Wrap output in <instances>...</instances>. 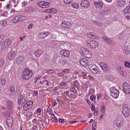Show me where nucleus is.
Listing matches in <instances>:
<instances>
[{
	"label": "nucleus",
	"mask_w": 130,
	"mask_h": 130,
	"mask_svg": "<svg viewBox=\"0 0 130 130\" xmlns=\"http://www.w3.org/2000/svg\"><path fill=\"white\" fill-rule=\"evenodd\" d=\"M88 67L91 72L95 74H99L101 70L99 67L94 64H91L88 66Z\"/></svg>",
	"instance_id": "f257e3e1"
},
{
	"label": "nucleus",
	"mask_w": 130,
	"mask_h": 130,
	"mask_svg": "<svg viewBox=\"0 0 130 130\" xmlns=\"http://www.w3.org/2000/svg\"><path fill=\"white\" fill-rule=\"evenodd\" d=\"M32 75V71L25 68L23 72L22 77L24 79H29Z\"/></svg>",
	"instance_id": "f03ea898"
},
{
	"label": "nucleus",
	"mask_w": 130,
	"mask_h": 130,
	"mask_svg": "<svg viewBox=\"0 0 130 130\" xmlns=\"http://www.w3.org/2000/svg\"><path fill=\"white\" fill-rule=\"evenodd\" d=\"M110 95L115 98H117L119 94V91L115 87H113L110 89Z\"/></svg>",
	"instance_id": "7ed1b4c3"
},
{
	"label": "nucleus",
	"mask_w": 130,
	"mask_h": 130,
	"mask_svg": "<svg viewBox=\"0 0 130 130\" xmlns=\"http://www.w3.org/2000/svg\"><path fill=\"white\" fill-rule=\"evenodd\" d=\"M11 42V40L9 39H6L3 42L0 46V50H6L8 47Z\"/></svg>",
	"instance_id": "20e7f679"
},
{
	"label": "nucleus",
	"mask_w": 130,
	"mask_h": 130,
	"mask_svg": "<svg viewBox=\"0 0 130 130\" xmlns=\"http://www.w3.org/2000/svg\"><path fill=\"white\" fill-rule=\"evenodd\" d=\"M130 109L129 107L127 105H123L122 108V112L125 116L128 117L129 116V113Z\"/></svg>",
	"instance_id": "39448f33"
},
{
	"label": "nucleus",
	"mask_w": 130,
	"mask_h": 130,
	"mask_svg": "<svg viewBox=\"0 0 130 130\" xmlns=\"http://www.w3.org/2000/svg\"><path fill=\"white\" fill-rule=\"evenodd\" d=\"M25 18V17L23 16H17L13 18L12 21L13 23H17L18 22L23 21Z\"/></svg>",
	"instance_id": "423d86ee"
},
{
	"label": "nucleus",
	"mask_w": 130,
	"mask_h": 130,
	"mask_svg": "<svg viewBox=\"0 0 130 130\" xmlns=\"http://www.w3.org/2000/svg\"><path fill=\"white\" fill-rule=\"evenodd\" d=\"M123 87L124 92L127 94L130 93V86L128 83H124Z\"/></svg>",
	"instance_id": "0eeeda50"
},
{
	"label": "nucleus",
	"mask_w": 130,
	"mask_h": 130,
	"mask_svg": "<svg viewBox=\"0 0 130 130\" xmlns=\"http://www.w3.org/2000/svg\"><path fill=\"white\" fill-rule=\"evenodd\" d=\"M81 50L82 53L83 55L88 58H90L91 57V54H90L89 51L87 50L85 48H82Z\"/></svg>",
	"instance_id": "6e6552de"
},
{
	"label": "nucleus",
	"mask_w": 130,
	"mask_h": 130,
	"mask_svg": "<svg viewBox=\"0 0 130 130\" xmlns=\"http://www.w3.org/2000/svg\"><path fill=\"white\" fill-rule=\"evenodd\" d=\"M38 5L42 8H46L47 7H49L50 5V3H48L47 2H40L38 3Z\"/></svg>",
	"instance_id": "1a4fd4ad"
},
{
	"label": "nucleus",
	"mask_w": 130,
	"mask_h": 130,
	"mask_svg": "<svg viewBox=\"0 0 130 130\" xmlns=\"http://www.w3.org/2000/svg\"><path fill=\"white\" fill-rule=\"evenodd\" d=\"M6 122L9 127H11L13 123V120L11 116H9L7 118Z\"/></svg>",
	"instance_id": "9d476101"
},
{
	"label": "nucleus",
	"mask_w": 130,
	"mask_h": 130,
	"mask_svg": "<svg viewBox=\"0 0 130 130\" xmlns=\"http://www.w3.org/2000/svg\"><path fill=\"white\" fill-rule=\"evenodd\" d=\"M22 93L18 97V104L19 105L23 104L25 102V97L24 95H22Z\"/></svg>",
	"instance_id": "9b49d317"
},
{
	"label": "nucleus",
	"mask_w": 130,
	"mask_h": 130,
	"mask_svg": "<svg viewBox=\"0 0 130 130\" xmlns=\"http://www.w3.org/2000/svg\"><path fill=\"white\" fill-rule=\"evenodd\" d=\"M61 26L64 28H69L71 27L72 24L71 23L68 22L62 21Z\"/></svg>",
	"instance_id": "f8f14e48"
},
{
	"label": "nucleus",
	"mask_w": 130,
	"mask_h": 130,
	"mask_svg": "<svg viewBox=\"0 0 130 130\" xmlns=\"http://www.w3.org/2000/svg\"><path fill=\"white\" fill-rule=\"evenodd\" d=\"M89 62V61L85 58H82L80 61V64L84 67L87 66L88 63Z\"/></svg>",
	"instance_id": "ddd939ff"
},
{
	"label": "nucleus",
	"mask_w": 130,
	"mask_h": 130,
	"mask_svg": "<svg viewBox=\"0 0 130 130\" xmlns=\"http://www.w3.org/2000/svg\"><path fill=\"white\" fill-rule=\"evenodd\" d=\"M89 2L87 0H84L82 1L80 3L81 6L83 8H87L89 6Z\"/></svg>",
	"instance_id": "4468645a"
},
{
	"label": "nucleus",
	"mask_w": 130,
	"mask_h": 130,
	"mask_svg": "<svg viewBox=\"0 0 130 130\" xmlns=\"http://www.w3.org/2000/svg\"><path fill=\"white\" fill-rule=\"evenodd\" d=\"M17 88L15 87V86H10V93H12V95H13L16 93V92L17 91Z\"/></svg>",
	"instance_id": "2eb2a0df"
},
{
	"label": "nucleus",
	"mask_w": 130,
	"mask_h": 130,
	"mask_svg": "<svg viewBox=\"0 0 130 130\" xmlns=\"http://www.w3.org/2000/svg\"><path fill=\"white\" fill-rule=\"evenodd\" d=\"M89 47L91 48L92 49H95L98 47V43L95 41L93 40V41L91 44H89Z\"/></svg>",
	"instance_id": "dca6fc26"
},
{
	"label": "nucleus",
	"mask_w": 130,
	"mask_h": 130,
	"mask_svg": "<svg viewBox=\"0 0 130 130\" xmlns=\"http://www.w3.org/2000/svg\"><path fill=\"white\" fill-rule=\"evenodd\" d=\"M117 5L119 6L123 7L126 4L125 0H117Z\"/></svg>",
	"instance_id": "f3484780"
},
{
	"label": "nucleus",
	"mask_w": 130,
	"mask_h": 130,
	"mask_svg": "<svg viewBox=\"0 0 130 130\" xmlns=\"http://www.w3.org/2000/svg\"><path fill=\"white\" fill-rule=\"evenodd\" d=\"M117 122L116 123V124L117 125V126L119 128H120L123 125V120L121 118H117Z\"/></svg>",
	"instance_id": "a211bd4d"
},
{
	"label": "nucleus",
	"mask_w": 130,
	"mask_h": 130,
	"mask_svg": "<svg viewBox=\"0 0 130 130\" xmlns=\"http://www.w3.org/2000/svg\"><path fill=\"white\" fill-rule=\"evenodd\" d=\"M94 4L97 8L98 7L100 9H101L103 6V4L100 1H94Z\"/></svg>",
	"instance_id": "6ab92c4d"
},
{
	"label": "nucleus",
	"mask_w": 130,
	"mask_h": 130,
	"mask_svg": "<svg viewBox=\"0 0 130 130\" xmlns=\"http://www.w3.org/2000/svg\"><path fill=\"white\" fill-rule=\"evenodd\" d=\"M15 51L13 50H11L8 55L9 58L10 60L13 59L15 57Z\"/></svg>",
	"instance_id": "aec40b11"
},
{
	"label": "nucleus",
	"mask_w": 130,
	"mask_h": 130,
	"mask_svg": "<svg viewBox=\"0 0 130 130\" xmlns=\"http://www.w3.org/2000/svg\"><path fill=\"white\" fill-rule=\"evenodd\" d=\"M60 54L67 57L70 55V53L68 51L66 50H62L60 52Z\"/></svg>",
	"instance_id": "412c9836"
},
{
	"label": "nucleus",
	"mask_w": 130,
	"mask_h": 130,
	"mask_svg": "<svg viewBox=\"0 0 130 130\" xmlns=\"http://www.w3.org/2000/svg\"><path fill=\"white\" fill-rule=\"evenodd\" d=\"M118 71L119 72L120 74L122 76H125L126 74V72L123 70V69L119 66L118 67Z\"/></svg>",
	"instance_id": "4be33fe9"
},
{
	"label": "nucleus",
	"mask_w": 130,
	"mask_h": 130,
	"mask_svg": "<svg viewBox=\"0 0 130 130\" xmlns=\"http://www.w3.org/2000/svg\"><path fill=\"white\" fill-rule=\"evenodd\" d=\"M7 108L8 109L11 110L13 107L12 103L11 101H9L7 102Z\"/></svg>",
	"instance_id": "5701e85b"
},
{
	"label": "nucleus",
	"mask_w": 130,
	"mask_h": 130,
	"mask_svg": "<svg viewBox=\"0 0 130 130\" xmlns=\"http://www.w3.org/2000/svg\"><path fill=\"white\" fill-rule=\"evenodd\" d=\"M24 57L22 56H20L16 59V61L17 63L23 62Z\"/></svg>",
	"instance_id": "b1692460"
},
{
	"label": "nucleus",
	"mask_w": 130,
	"mask_h": 130,
	"mask_svg": "<svg viewBox=\"0 0 130 130\" xmlns=\"http://www.w3.org/2000/svg\"><path fill=\"white\" fill-rule=\"evenodd\" d=\"M43 51L40 50H36L34 52V53L35 55L37 57H39L41 55L43 54Z\"/></svg>",
	"instance_id": "393cba45"
},
{
	"label": "nucleus",
	"mask_w": 130,
	"mask_h": 130,
	"mask_svg": "<svg viewBox=\"0 0 130 130\" xmlns=\"http://www.w3.org/2000/svg\"><path fill=\"white\" fill-rule=\"evenodd\" d=\"M103 39L108 44H112V41L109 38L105 37L103 38Z\"/></svg>",
	"instance_id": "a878e982"
},
{
	"label": "nucleus",
	"mask_w": 130,
	"mask_h": 130,
	"mask_svg": "<svg viewBox=\"0 0 130 130\" xmlns=\"http://www.w3.org/2000/svg\"><path fill=\"white\" fill-rule=\"evenodd\" d=\"M50 34V33L49 31H45L43 32H42L40 33L41 35H44L45 34H46V35H45V36H41V35H40L41 36L40 38H44L46 36L48 35L49 34Z\"/></svg>",
	"instance_id": "bb28decb"
},
{
	"label": "nucleus",
	"mask_w": 130,
	"mask_h": 130,
	"mask_svg": "<svg viewBox=\"0 0 130 130\" xmlns=\"http://www.w3.org/2000/svg\"><path fill=\"white\" fill-rule=\"evenodd\" d=\"M93 41V40H92L90 39H87L86 41V44H87V46L89 47V44H91L92 42ZM90 46V45H89Z\"/></svg>",
	"instance_id": "cd10ccee"
},
{
	"label": "nucleus",
	"mask_w": 130,
	"mask_h": 130,
	"mask_svg": "<svg viewBox=\"0 0 130 130\" xmlns=\"http://www.w3.org/2000/svg\"><path fill=\"white\" fill-rule=\"evenodd\" d=\"M124 12L125 13H127L130 12V6H127L124 10Z\"/></svg>",
	"instance_id": "c85d7f7f"
},
{
	"label": "nucleus",
	"mask_w": 130,
	"mask_h": 130,
	"mask_svg": "<svg viewBox=\"0 0 130 130\" xmlns=\"http://www.w3.org/2000/svg\"><path fill=\"white\" fill-rule=\"evenodd\" d=\"M126 47L127 48L125 49H124L125 51V53L126 55H128L130 53V49L127 46H126Z\"/></svg>",
	"instance_id": "c756f323"
},
{
	"label": "nucleus",
	"mask_w": 130,
	"mask_h": 130,
	"mask_svg": "<svg viewBox=\"0 0 130 130\" xmlns=\"http://www.w3.org/2000/svg\"><path fill=\"white\" fill-rule=\"evenodd\" d=\"M60 61V63L62 65L66 64L67 62V60L64 58H61Z\"/></svg>",
	"instance_id": "7c9ffc66"
},
{
	"label": "nucleus",
	"mask_w": 130,
	"mask_h": 130,
	"mask_svg": "<svg viewBox=\"0 0 130 130\" xmlns=\"http://www.w3.org/2000/svg\"><path fill=\"white\" fill-rule=\"evenodd\" d=\"M26 104L28 105L29 109L32 106L33 102L31 101L27 102Z\"/></svg>",
	"instance_id": "2f4dec72"
},
{
	"label": "nucleus",
	"mask_w": 130,
	"mask_h": 130,
	"mask_svg": "<svg viewBox=\"0 0 130 130\" xmlns=\"http://www.w3.org/2000/svg\"><path fill=\"white\" fill-rule=\"evenodd\" d=\"M70 90L73 93H74L75 94H76L77 93V92L76 89H75V87L74 86L71 87L70 89Z\"/></svg>",
	"instance_id": "473e14b6"
},
{
	"label": "nucleus",
	"mask_w": 130,
	"mask_h": 130,
	"mask_svg": "<svg viewBox=\"0 0 130 130\" xmlns=\"http://www.w3.org/2000/svg\"><path fill=\"white\" fill-rule=\"evenodd\" d=\"M29 108L28 105L25 103L24 104V106L23 107V109L24 110L26 111L28 110Z\"/></svg>",
	"instance_id": "72a5a7b5"
},
{
	"label": "nucleus",
	"mask_w": 130,
	"mask_h": 130,
	"mask_svg": "<svg viewBox=\"0 0 130 130\" xmlns=\"http://www.w3.org/2000/svg\"><path fill=\"white\" fill-rule=\"evenodd\" d=\"M109 68V67L107 64L106 65V66L104 67L103 68H102V69L103 70V71L106 72V71H107L108 69Z\"/></svg>",
	"instance_id": "f704fd0d"
},
{
	"label": "nucleus",
	"mask_w": 130,
	"mask_h": 130,
	"mask_svg": "<svg viewBox=\"0 0 130 130\" xmlns=\"http://www.w3.org/2000/svg\"><path fill=\"white\" fill-rule=\"evenodd\" d=\"M6 80L5 78H2L1 79L0 83L2 86L4 85L6 83Z\"/></svg>",
	"instance_id": "c9c22d12"
},
{
	"label": "nucleus",
	"mask_w": 130,
	"mask_h": 130,
	"mask_svg": "<svg viewBox=\"0 0 130 130\" xmlns=\"http://www.w3.org/2000/svg\"><path fill=\"white\" fill-rule=\"evenodd\" d=\"M72 7L73 8H77V9L79 8V6L76 3H74V4H72Z\"/></svg>",
	"instance_id": "e433bc0d"
},
{
	"label": "nucleus",
	"mask_w": 130,
	"mask_h": 130,
	"mask_svg": "<svg viewBox=\"0 0 130 130\" xmlns=\"http://www.w3.org/2000/svg\"><path fill=\"white\" fill-rule=\"evenodd\" d=\"M69 97L71 98H72L73 99H75L76 98V96L75 94L71 93Z\"/></svg>",
	"instance_id": "4c0bfd02"
},
{
	"label": "nucleus",
	"mask_w": 130,
	"mask_h": 130,
	"mask_svg": "<svg viewBox=\"0 0 130 130\" xmlns=\"http://www.w3.org/2000/svg\"><path fill=\"white\" fill-rule=\"evenodd\" d=\"M72 0H64V2L66 4H69L71 3Z\"/></svg>",
	"instance_id": "58836bf2"
},
{
	"label": "nucleus",
	"mask_w": 130,
	"mask_h": 130,
	"mask_svg": "<svg viewBox=\"0 0 130 130\" xmlns=\"http://www.w3.org/2000/svg\"><path fill=\"white\" fill-rule=\"evenodd\" d=\"M44 56L45 58V60L46 61H49L48 55L47 54H45L44 55Z\"/></svg>",
	"instance_id": "ea45409f"
},
{
	"label": "nucleus",
	"mask_w": 130,
	"mask_h": 130,
	"mask_svg": "<svg viewBox=\"0 0 130 130\" xmlns=\"http://www.w3.org/2000/svg\"><path fill=\"white\" fill-rule=\"evenodd\" d=\"M125 65L126 67L130 68V63L127 61H125Z\"/></svg>",
	"instance_id": "a19ab883"
},
{
	"label": "nucleus",
	"mask_w": 130,
	"mask_h": 130,
	"mask_svg": "<svg viewBox=\"0 0 130 130\" xmlns=\"http://www.w3.org/2000/svg\"><path fill=\"white\" fill-rule=\"evenodd\" d=\"M107 10H108V9L106 10H103L102 11L100 12L99 14L101 15H104L106 14L107 12Z\"/></svg>",
	"instance_id": "79ce46f5"
},
{
	"label": "nucleus",
	"mask_w": 130,
	"mask_h": 130,
	"mask_svg": "<svg viewBox=\"0 0 130 130\" xmlns=\"http://www.w3.org/2000/svg\"><path fill=\"white\" fill-rule=\"evenodd\" d=\"M96 96H95L92 95L90 96V99L93 101H94L95 100V98Z\"/></svg>",
	"instance_id": "37998d69"
},
{
	"label": "nucleus",
	"mask_w": 130,
	"mask_h": 130,
	"mask_svg": "<svg viewBox=\"0 0 130 130\" xmlns=\"http://www.w3.org/2000/svg\"><path fill=\"white\" fill-rule=\"evenodd\" d=\"M100 66H101V68L102 69V68H103L105 66H106L107 64L105 63L104 62H101L100 63Z\"/></svg>",
	"instance_id": "c03bdc74"
},
{
	"label": "nucleus",
	"mask_w": 130,
	"mask_h": 130,
	"mask_svg": "<svg viewBox=\"0 0 130 130\" xmlns=\"http://www.w3.org/2000/svg\"><path fill=\"white\" fill-rule=\"evenodd\" d=\"M51 13H55L57 12V10L54 8H51Z\"/></svg>",
	"instance_id": "a18cd8bd"
},
{
	"label": "nucleus",
	"mask_w": 130,
	"mask_h": 130,
	"mask_svg": "<svg viewBox=\"0 0 130 130\" xmlns=\"http://www.w3.org/2000/svg\"><path fill=\"white\" fill-rule=\"evenodd\" d=\"M87 36L89 38H91L92 39V37H91L92 36H94L93 35H92V34L91 33H88L87 34Z\"/></svg>",
	"instance_id": "49530a36"
},
{
	"label": "nucleus",
	"mask_w": 130,
	"mask_h": 130,
	"mask_svg": "<svg viewBox=\"0 0 130 130\" xmlns=\"http://www.w3.org/2000/svg\"><path fill=\"white\" fill-rule=\"evenodd\" d=\"M106 106L104 105H103L102 107L101 111H105L106 109Z\"/></svg>",
	"instance_id": "de8ad7c7"
},
{
	"label": "nucleus",
	"mask_w": 130,
	"mask_h": 130,
	"mask_svg": "<svg viewBox=\"0 0 130 130\" xmlns=\"http://www.w3.org/2000/svg\"><path fill=\"white\" fill-rule=\"evenodd\" d=\"M87 78L88 79L89 78L91 80V81L94 82V79L92 77H91V76L90 75H88V76H87Z\"/></svg>",
	"instance_id": "09e8293b"
},
{
	"label": "nucleus",
	"mask_w": 130,
	"mask_h": 130,
	"mask_svg": "<svg viewBox=\"0 0 130 130\" xmlns=\"http://www.w3.org/2000/svg\"><path fill=\"white\" fill-rule=\"evenodd\" d=\"M51 117L53 119H54L55 120V122L57 123L58 122V119L56 117Z\"/></svg>",
	"instance_id": "8fccbe9b"
},
{
	"label": "nucleus",
	"mask_w": 130,
	"mask_h": 130,
	"mask_svg": "<svg viewBox=\"0 0 130 130\" xmlns=\"http://www.w3.org/2000/svg\"><path fill=\"white\" fill-rule=\"evenodd\" d=\"M32 24H29L28 26V28L29 30H30L32 28Z\"/></svg>",
	"instance_id": "3c124183"
},
{
	"label": "nucleus",
	"mask_w": 130,
	"mask_h": 130,
	"mask_svg": "<svg viewBox=\"0 0 130 130\" xmlns=\"http://www.w3.org/2000/svg\"><path fill=\"white\" fill-rule=\"evenodd\" d=\"M44 12L47 13H51V9H46L44 10Z\"/></svg>",
	"instance_id": "603ef678"
},
{
	"label": "nucleus",
	"mask_w": 130,
	"mask_h": 130,
	"mask_svg": "<svg viewBox=\"0 0 130 130\" xmlns=\"http://www.w3.org/2000/svg\"><path fill=\"white\" fill-rule=\"evenodd\" d=\"M7 22L6 21H3L2 23V25L3 26H5L7 24Z\"/></svg>",
	"instance_id": "864d4df0"
},
{
	"label": "nucleus",
	"mask_w": 130,
	"mask_h": 130,
	"mask_svg": "<svg viewBox=\"0 0 130 130\" xmlns=\"http://www.w3.org/2000/svg\"><path fill=\"white\" fill-rule=\"evenodd\" d=\"M69 91H67L66 92H64V93L65 95L69 97V96H70V95L68 94L69 93Z\"/></svg>",
	"instance_id": "5fc2aeb1"
},
{
	"label": "nucleus",
	"mask_w": 130,
	"mask_h": 130,
	"mask_svg": "<svg viewBox=\"0 0 130 130\" xmlns=\"http://www.w3.org/2000/svg\"><path fill=\"white\" fill-rule=\"evenodd\" d=\"M38 127L37 125H34L32 127V129L33 130H36Z\"/></svg>",
	"instance_id": "6e6d98bb"
},
{
	"label": "nucleus",
	"mask_w": 130,
	"mask_h": 130,
	"mask_svg": "<svg viewBox=\"0 0 130 130\" xmlns=\"http://www.w3.org/2000/svg\"><path fill=\"white\" fill-rule=\"evenodd\" d=\"M97 108H96V109L95 110V111H94V116H96L97 115L98 112V110H97Z\"/></svg>",
	"instance_id": "4d7b16f0"
},
{
	"label": "nucleus",
	"mask_w": 130,
	"mask_h": 130,
	"mask_svg": "<svg viewBox=\"0 0 130 130\" xmlns=\"http://www.w3.org/2000/svg\"><path fill=\"white\" fill-rule=\"evenodd\" d=\"M26 115L27 116H28L29 117H30L32 115V113L31 112H27L26 113Z\"/></svg>",
	"instance_id": "13d9d810"
},
{
	"label": "nucleus",
	"mask_w": 130,
	"mask_h": 130,
	"mask_svg": "<svg viewBox=\"0 0 130 130\" xmlns=\"http://www.w3.org/2000/svg\"><path fill=\"white\" fill-rule=\"evenodd\" d=\"M91 106H92V107L91 108V110L92 111H94L95 109V108L93 106V105L92 104H91Z\"/></svg>",
	"instance_id": "bf43d9fd"
},
{
	"label": "nucleus",
	"mask_w": 130,
	"mask_h": 130,
	"mask_svg": "<svg viewBox=\"0 0 130 130\" xmlns=\"http://www.w3.org/2000/svg\"><path fill=\"white\" fill-rule=\"evenodd\" d=\"M59 121L60 123H62L64 121V119L59 118Z\"/></svg>",
	"instance_id": "052dcab7"
},
{
	"label": "nucleus",
	"mask_w": 130,
	"mask_h": 130,
	"mask_svg": "<svg viewBox=\"0 0 130 130\" xmlns=\"http://www.w3.org/2000/svg\"><path fill=\"white\" fill-rule=\"evenodd\" d=\"M54 72V71L52 70H48L46 72L48 73H53Z\"/></svg>",
	"instance_id": "680f3d73"
},
{
	"label": "nucleus",
	"mask_w": 130,
	"mask_h": 130,
	"mask_svg": "<svg viewBox=\"0 0 130 130\" xmlns=\"http://www.w3.org/2000/svg\"><path fill=\"white\" fill-rule=\"evenodd\" d=\"M96 24L98 25H100V24H101L100 22H98L97 21H95L94 22Z\"/></svg>",
	"instance_id": "e2e57ef3"
},
{
	"label": "nucleus",
	"mask_w": 130,
	"mask_h": 130,
	"mask_svg": "<svg viewBox=\"0 0 130 130\" xmlns=\"http://www.w3.org/2000/svg\"><path fill=\"white\" fill-rule=\"evenodd\" d=\"M52 104L53 106H55L57 105V103H56V102L55 101H53L52 103Z\"/></svg>",
	"instance_id": "0e129e2a"
},
{
	"label": "nucleus",
	"mask_w": 130,
	"mask_h": 130,
	"mask_svg": "<svg viewBox=\"0 0 130 130\" xmlns=\"http://www.w3.org/2000/svg\"><path fill=\"white\" fill-rule=\"evenodd\" d=\"M40 78L41 77H39L37 78H36L35 80V82H36L38 79H40Z\"/></svg>",
	"instance_id": "69168bd1"
},
{
	"label": "nucleus",
	"mask_w": 130,
	"mask_h": 130,
	"mask_svg": "<svg viewBox=\"0 0 130 130\" xmlns=\"http://www.w3.org/2000/svg\"><path fill=\"white\" fill-rule=\"evenodd\" d=\"M3 39V37L2 36H1L0 37V44L2 42V41Z\"/></svg>",
	"instance_id": "338daca9"
},
{
	"label": "nucleus",
	"mask_w": 130,
	"mask_h": 130,
	"mask_svg": "<svg viewBox=\"0 0 130 130\" xmlns=\"http://www.w3.org/2000/svg\"><path fill=\"white\" fill-rule=\"evenodd\" d=\"M37 119H34L32 120V122L33 123H36V122L37 121Z\"/></svg>",
	"instance_id": "774afa93"
}]
</instances>
